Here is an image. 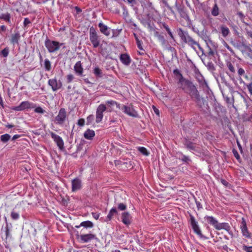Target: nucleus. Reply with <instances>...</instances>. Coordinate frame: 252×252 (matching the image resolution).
<instances>
[{"label":"nucleus","instance_id":"nucleus-35","mask_svg":"<svg viewBox=\"0 0 252 252\" xmlns=\"http://www.w3.org/2000/svg\"><path fill=\"white\" fill-rule=\"evenodd\" d=\"M9 48L8 47H5L0 52V55H1L3 57H7L9 54Z\"/></svg>","mask_w":252,"mask_h":252},{"label":"nucleus","instance_id":"nucleus-46","mask_svg":"<svg viewBox=\"0 0 252 252\" xmlns=\"http://www.w3.org/2000/svg\"><path fill=\"white\" fill-rule=\"evenodd\" d=\"M85 120L84 119H80L78 120L77 125L80 126H83L85 125Z\"/></svg>","mask_w":252,"mask_h":252},{"label":"nucleus","instance_id":"nucleus-56","mask_svg":"<svg viewBox=\"0 0 252 252\" xmlns=\"http://www.w3.org/2000/svg\"><path fill=\"white\" fill-rule=\"evenodd\" d=\"M162 27L165 29L167 32L170 31V29L168 27V25L165 23H162Z\"/></svg>","mask_w":252,"mask_h":252},{"label":"nucleus","instance_id":"nucleus-45","mask_svg":"<svg viewBox=\"0 0 252 252\" xmlns=\"http://www.w3.org/2000/svg\"><path fill=\"white\" fill-rule=\"evenodd\" d=\"M34 112L37 113L43 114L45 111L41 107L38 106L35 108Z\"/></svg>","mask_w":252,"mask_h":252},{"label":"nucleus","instance_id":"nucleus-63","mask_svg":"<svg viewBox=\"0 0 252 252\" xmlns=\"http://www.w3.org/2000/svg\"><path fill=\"white\" fill-rule=\"evenodd\" d=\"M0 105L3 108V102L2 100V98L1 96H0Z\"/></svg>","mask_w":252,"mask_h":252},{"label":"nucleus","instance_id":"nucleus-9","mask_svg":"<svg viewBox=\"0 0 252 252\" xmlns=\"http://www.w3.org/2000/svg\"><path fill=\"white\" fill-rule=\"evenodd\" d=\"M240 228L242 234L244 237L247 239H252V235L249 231L246 220L244 218H242Z\"/></svg>","mask_w":252,"mask_h":252},{"label":"nucleus","instance_id":"nucleus-37","mask_svg":"<svg viewBox=\"0 0 252 252\" xmlns=\"http://www.w3.org/2000/svg\"><path fill=\"white\" fill-rule=\"evenodd\" d=\"M94 121V116L93 115H90L87 118V125H90L93 124Z\"/></svg>","mask_w":252,"mask_h":252},{"label":"nucleus","instance_id":"nucleus-51","mask_svg":"<svg viewBox=\"0 0 252 252\" xmlns=\"http://www.w3.org/2000/svg\"><path fill=\"white\" fill-rule=\"evenodd\" d=\"M245 71L244 69L242 68H239L238 70V73L240 76H242L244 75Z\"/></svg>","mask_w":252,"mask_h":252},{"label":"nucleus","instance_id":"nucleus-16","mask_svg":"<svg viewBox=\"0 0 252 252\" xmlns=\"http://www.w3.org/2000/svg\"><path fill=\"white\" fill-rule=\"evenodd\" d=\"M216 226L215 227V229H216L217 230L224 229L227 232H228L229 234H231V228L228 223H219V222H218Z\"/></svg>","mask_w":252,"mask_h":252},{"label":"nucleus","instance_id":"nucleus-6","mask_svg":"<svg viewBox=\"0 0 252 252\" xmlns=\"http://www.w3.org/2000/svg\"><path fill=\"white\" fill-rule=\"evenodd\" d=\"M120 109H121L124 113L129 116L137 117L138 116L137 111L134 110L132 104H130L128 106L123 105Z\"/></svg>","mask_w":252,"mask_h":252},{"label":"nucleus","instance_id":"nucleus-44","mask_svg":"<svg viewBox=\"0 0 252 252\" xmlns=\"http://www.w3.org/2000/svg\"><path fill=\"white\" fill-rule=\"evenodd\" d=\"M186 145L188 149L192 150H194L195 147V144L192 142H187Z\"/></svg>","mask_w":252,"mask_h":252},{"label":"nucleus","instance_id":"nucleus-31","mask_svg":"<svg viewBox=\"0 0 252 252\" xmlns=\"http://www.w3.org/2000/svg\"><path fill=\"white\" fill-rule=\"evenodd\" d=\"M0 19H3L9 24L11 23L10 20V14L8 12L5 14H2L0 15Z\"/></svg>","mask_w":252,"mask_h":252},{"label":"nucleus","instance_id":"nucleus-33","mask_svg":"<svg viewBox=\"0 0 252 252\" xmlns=\"http://www.w3.org/2000/svg\"><path fill=\"white\" fill-rule=\"evenodd\" d=\"M11 136L8 134H4L0 136V139L3 143L7 142L10 140Z\"/></svg>","mask_w":252,"mask_h":252},{"label":"nucleus","instance_id":"nucleus-39","mask_svg":"<svg viewBox=\"0 0 252 252\" xmlns=\"http://www.w3.org/2000/svg\"><path fill=\"white\" fill-rule=\"evenodd\" d=\"M106 103L107 105H109L110 106L116 105L117 107L120 108V104L118 103L116 101L114 100H108L106 101Z\"/></svg>","mask_w":252,"mask_h":252},{"label":"nucleus","instance_id":"nucleus-12","mask_svg":"<svg viewBox=\"0 0 252 252\" xmlns=\"http://www.w3.org/2000/svg\"><path fill=\"white\" fill-rule=\"evenodd\" d=\"M50 134L51 137L53 139L58 147L60 149H63L64 148V142L62 138L53 132H51Z\"/></svg>","mask_w":252,"mask_h":252},{"label":"nucleus","instance_id":"nucleus-55","mask_svg":"<svg viewBox=\"0 0 252 252\" xmlns=\"http://www.w3.org/2000/svg\"><path fill=\"white\" fill-rule=\"evenodd\" d=\"M247 88L250 93L252 95V83H250L247 85Z\"/></svg>","mask_w":252,"mask_h":252},{"label":"nucleus","instance_id":"nucleus-23","mask_svg":"<svg viewBox=\"0 0 252 252\" xmlns=\"http://www.w3.org/2000/svg\"><path fill=\"white\" fill-rule=\"evenodd\" d=\"M114 207H116L118 211H124L127 208V206L126 203L123 202H117L116 199H115L114 201Z\"/></svg>","mask_w":252,"mask_h":252},{"label":"nucleus","instance_id":"nucleus-3","mask_svg":"<svg viewBox=\"0 0 252 252\" xmlns=\"http://www.w3.org/2000/svg\"><path fill=\"white\" fill-rule=\"evenodd\" d=\"M89 39L94 48H97L100 45L99 36L93 27H91L90 29Z\"/></svg>","mask_w":252,"mask_h":252},{"label":"nucleus","instance_id":"nucleus-1","mask_svg":"<svg viewBox=\"0 0 252 252\" xmlns=\"http://www.w3.org/2000/svg\"><path fill=\"white\" fill-rule=\"evenodd\" d=\"M178 35L182 40H183L185 43L187 44L194 50H195L196 47H197L200 51H203V49L201 47L198 42L193 39L189 34L187 32H185L181 29H179L178 31Z\"/></svg>","mask_w":252,"mask_h":252},{"label":"nucleus","instance_id":"nucleus-48","mask_svg":"<svg viewBox=\"0 0 252 252\" xmlns=\"http://www.w3.org/2000/svg\"><path fill=\"white\" fill-rule=\"evenodd\" d=\"M136 44L137 46V47L138 49L140 50H143V49L142 48V42L140 41V40H137V41H136Z\"/></svg>","mask_w":252,"mask_h":252},{"label":"nucleus","instance_id":"nucleus-24","mask_svg":"<svg viewBox=\"0 0 252 252\" xmlns=\"http://www.w3.org/2000/svg\"><path fill=\"white\" fill-rule=\"evenodd\" d=\"M204 219L208 223L213 225L215 228L218 222L217 220L213 216H206L204 217Z\"/></svg>","mask_w":252,"mask_h":252},{"label":"nucleus","instance_id":"nucleus-53","mask_svg":"<svg viewBox=\"0 0 252 252\" xmlns=\"http://www.w3.org/2000/svg\"><path fill=\"white\" fill-rule=\"evenodd\" d=\"M225 47L232 54H234V50L230 47L227 43H225Z\"/></svg>","mask_w":252,"mask_h":252},{"label":"nucleus","instance_id":"nucleus-62","mask_svg":"<svg viewBox=\"0 0 252 252\" xmlns=\"http://www.w3.org/2000/svg\"><path fill=\"white\" fill-rule=\"evenodd\" d=\"M147 5L151 9H152V10L154 9V7L153 6V4H152V3L151 2H149L147 3Z\"/></svg>","mask_w":252,"mask_h":252},{"label":"nucleus","instance_id":"nucleus-17","mask_svg":"<svg viewBox=\"0 0 252 252\" xmlns=\"http://www.w3.org/2000/svg\"><path fill=\"white\" fill-rule=\"evenodd\" d=\"M189 89V94L194 100L200 96L198 90L193 84Z\"/></svg>","mask_w":252,"mask_h":252},{"label":"nucleus","instance_id":"nucleus-14","mask_svg":"<svg viewBox=\"0 0 252 252\" xmlns=\"http://www.w3.org/2000/svg\"><path fill=\"white\" fill-rule=\"evenodd\" d=\"M122 222L128 226L131 222L132 217L128 212H124L122 213L121 217Z\"/></svg>","mask_w":252,"mask_h":252},{"label":"nucleus","instance_id":"nucleus-32","mask_svg":"<svg viewBox=\"0 0 252 252\" xmlns=\"http://www.w3.org/2000/svg\"><path fill=\"white\" fill-rule=\"evenodd\" d=\"M138 150L143 156H148L149 155V152L147 149L144 147H139Z\"/></svg>","mask_w":252,"mask_h":252},{"label":"nucleus","instance_id":"nucleus-29","mask_svg":"<svg viewBox=\"0 0 252 252\" xmlns=\"http://www.w3.org/2000/svg\"><path fill=\"white\" fill-rule=\"evenodd\" d=\"M221 33L223 37H226L230 33L229 29L224 25H222L220 27Z\"/></svg>","mask_w":252,"mask_h":252},{"label":"nucleus","instance_id":"nucleus-61","mask_svg":"<svg viewBox=\"0 0 252 252\" xmlns=\"http://www.w3.org/2000/svg\"><path fill=\"white\" fill-rule=\"evenodd\" d=\"M94 218L95 220H97L99 218V215L98 214H93Z\"/></svg>","mask_w":252,"mask_h":252},{"label":"nucleus","instance_id":"nucleus-2","mask_svg":"<svg viewBox=\"0 0 252 252\" xmlns=\"http://www.w3.org/2000/svg\"><path fill=\"white\" fill-rule=\"evenodd\" d=\"M44 44L48 52L52 53L59 51L61 46H62L63 43H61L58 41L51 40L47 38L45 41Z\"/></svg>","mask_w":252,"mask_h":252},{"label":"nucleus","instance_id":"nucleus-27","mask_svg":"<svg viewBox=\"0 0 252 252\" xmlns=\"http://www.w3.org/2000/svg\"><path fill=\"white\" fill-rule=\"evenodd\" d=\"M20 38V35L18 32L16 33L11 35L10 38V42L11 44L14 45L15 44H19V40Z\"/></svg>","mask_w":252,"mask_h":252},{"label":"nucleus","instance_id":"nucleus-25","mask_svg":"<svg viewBox=\"0 0 252 252\" xmlns=\"http://www.w3.org/2000/svg\"><path fill=\"white\" fill-rule=\"evenodd\" d=\"M98 27L99 28L100 31L101 33H103L106 36L110 35V32L108 31L107 26L104 25L103 23H99L98 24Z\"/></svg>","mask_w":252,"mask_h":252},{"label":"nucleus","instance_id":"nucleus-43","mask_svg":"<svg viewBox=\"0 0 252 252\" xmlns=\"http://www.w3.org/2000/svg\"><path fill=\"white\" fill-rule=\"evenodd\" d=\"M173 73L176 77H179V78H181L182 77H183L179 70L178 69H174L173 70Z\"/></svg>","mask_w":252,"mask_h":252},{"label":"nucleus","instance_id":"nucleus-4","mask_svg":"<svg viewBox=\"0 0 252 252\" xmlns=\"http://www.w3.org/2000/svg\"><path fill=\"white\" fill-rule=\"evenodd\" d=\"M67 119V114L66 110L63 108H61L59 110L58 115L55 117L54 122L56 124L62 126Z\"/></svg>","mask_w":252,"mask_h":252},{"label":"nucleus","instance_id":"nucleus-47","mask_svg":"<svg viewBox=\"0 0 252 252\" xmlns=\"http://www.w3.org/2000/svg\"><path fill=\"white\" fill-rule=\"evenodd\" d=\"M243 250L247 252H252V246H243Z\"/></svg>","mask_w":252,"mask_h":252},{"label":"nucleus","instance_id":"nucleus-20","mask_svg":"<svg viewBox=\"0 0 252 252\" xmlns=\"http://www.w3.org/2000/svg\"><path fill=\"white\" fill-rule=\"evenodd\" d=\"M194 101L200 108H203L208 107L207 101L204 98L201 97L200 95L197 97V98L195 99Z\"/></svg>","mask_w":252,"mask_h":252},{"label":"nucleus","instance_id":"nucleus-40","mask_svg":"<svg viewBox=\"0 0 252 252\" xmlns=\"http://www.w3.org/2000/svg\"><path fill=\"white\" fill-rule=\"evenodd\" d=\"M11 217L13 220H17L19 219L20 215L19 213L12 211L11 213Z\"/></svg>","mask_w":252,"mask_h":252},{"label":"nucleus","instance_id":"nucleus-28","mask_svg":"<svg viewBox=\"0 0 252 252\" xmlns=\"http://www.w3.org/2000/svg\"><path fill=\"white\" fill-rule=\"evenodd\" d=\"M11 224H10V226L9 224L6 223V225L4 227L3 229H2V230L4 231L5 236V239L7 240L8 238H11Z\"/></svg>","mask_w":252,"mask_h":252},{"label":"nucleus","instance_id":"nucleus-13","mask_svg":"<svg viewBox=\"0 0 252 252\" xmlns=\"http://www.w3.org/2000/svg\"><path fill=\"white\" fill-rule=\"evenodd\" d=\"M82 188V182L81 180L76 178L71 181V191L72 192H76Z\"/></svg>","mask_w":252,"mask_h":252},{"label":"nucleus","instance_id":"nucleus-30","mask_svg":"<svg viewBox=\"0 0 252 252\" xmlns=\"http://www.w3.org/2000/svg\"><path fill=\"white\" fill-rule=\"evenodd\" d=\"M219 8L217 3H215L212 10H211V14L213 16H217L219 14Z\"/></svg>","mask_w":252,"mask_h":252},{"label":"nucleus","instance_id":"nucleus-26","mask_svg":"<svg viewBox=\"0 0 252 252\" xmlns=\"http://www.w3.org/2000/svg\"><path fill=\"white\" fill-rule=\"evenodd\" d=\"M81 226L85 228H91L94 226V224L90 220H86L82 221L79 225H76L75 227L78 228Z\"/></svg>","mask_w":252,"mask_h":252},{"label":"nucleus","instance_id":"nucleus-42","mask_svg":"<svg viewBox=\"0 0 252 252\" xmlns=\"http://www.w3.org/2000/svg\"><path fill=\"white\" fill-rule=\"evenodd\" d=\"M66 82L67 83H70L73 81V79L74 78V77L73 75H72L71 74H69L66 75Z\"/></svg>","mask_w":252,"mask_h":252},{"label":"nucleus","instance_id":"nucleus-41","mask_svg":"<svg viewBox=\"0 0 252 252\" xmlns=\"http://www.w3.org/2000/svg\"><path fill=\"white\" fill-rule=\"evenodd\" d=\"M126 159V158H123L124 161H121L120 160H115L114 161L115 164L116 166H119L120 165H125V164H127V162L126 161H125Z\"/></svg>","mask_w":252,"mask_h":252},{"label":"nucleus","instance_id":"nucleus-59","mask_svg":"<svg viewBox=\"0 0 252 252\" xmlns=\"http://www.w3.org/2000/svg\"><path fill=\"white\" fill-rule=\"evenodd\" d=\"M19 137H20V135H18V134L14 135L12 138V140L14 141V140H16V139L19 138Z\"/></svg>","mask_w":252,"mask_h":252},{"label":"nucleus","instance_id":"nucleus-22","mask_svg":"<svg viewBox=\"0 0 252 252\" xmlns=\"http://www.w3.org/2000/svg\"><path fill=\"white\" fill-rule=\"evenodd\" d=\"M95 136L94 130L87 129L84 133V137L88 140H92Z\"/></svg>","mask_w":252,"mask_h":252},{"label":"nucleus","instance_id":"nucleus-54","mask_svg":"<svg viewBox=\"0 0 252 252\" xmlns=\"http://www.w3.org/2000/svg\"><path fill=\"white\" fill-rule=\"evenodd\" d=\"M220 182L223 184L224 186L227 187L228 186L229 183L228 182H227L225 180L223 179H220Z\"/></svg>","mask_w":252,"mask_h":252},{"label":"nucleus","instance_id":"nucleus-21","mask_svg":"<svg viewBox=\"0 0 252 252\" xmlns=\"http://www.w3.org/2000/svg\"><path fill=\"white\" fill-rule=\"evenodd\" d=\"M121 62L124 64L128 65L131 62V59L129 56L127 54H122L120 58Z\"/></svg>","mask_w":252,"mask_h":252},{"label":"nucleus","instance_id":"nucleus-10","mask_svg":"<svg viewBox=\"0 0 252 252\" xmlns=\"http://www.w3.org/2000/svg\"><path fill=\"white\" fill-rule=\"evenodd\" d=\"M190 221L194 232L198 235L200 238H203L204 236L201 233V231L198 226V223L195 220V219L193 216H190Z\"/></svg>","mask_w":252,"mask_h":252},{"label":"nucleus","instance_id":"nucleus-8","mask_svg":"<svg viewBox=\"0 0 252 252\" xmlns=\"http://www.w3.org/2000/svg\"><path fill=\"white\" fill-rule=\"evenodd\" d=\"M106 109L105 105L103 104H101L98 106L96 111L95 122L96 123H99L102 121L103 117V113Z\"/></svg>","mask_w":252,"mask_h":252},{"label":"nucleus","instance_id":"nucleus-18","mask_svg":"<svg viewBox=\"0 0 252 252\" xmlns=\"http://www.w3.org/2000/svg\"><path fill=\"white\" fill-rule=\"evenodd\" d=\"M118 214V211L116 207H113L109 211L106 218V221H109L112 220L114 216Z\"/></svg>","mask_w":252,"mask_h":252},{"label":"nucleus","instance_id":"nucleus-50","mask_svg":"<svg viewBox=\"0 0 252 252\" xmlns=\"http://www.w3.org/2000/svg\"><path fill=\"white\" fill-rule=\"evenodd\" d=\"M246 31L247 32V35L248 36V37L252 38V31L249 30L247 28H246Z\"/></svg>","mask_w":252,"mask_h":252},{"label":"nucleus","instance_id":"nucleus-58","mask_svg":"<svg viewBox=\"0 0 252 252\" xmlns=\"http://www.w3.org/2000/svg\"><path fill=\"white\" fill-rule=\"evenodd\" d=\"M153 108L155 113L156 114L159 115V110L155 106H153Z\"/></svg>","mask_w":252,"mask_h":252},{"label":"nucleus","instance_id":"nucleus-19","mask_svg":"<svg viewBox=\"0 0 252 252\" xmlns=\"http://www.w3.org/2000/svg\"><path fill=\"white\" fill-rule=\"evenodd\" d=\"M74 70L76 74L79 76H82L83 73V68L80 61L77 62L74 66Z\"/></svg>","mask_w":252,"mask_h":252},{"label":"nucleus","instance_id":"nucleus-36","mask_svg":"<svg viewBox=\"0 0 252 252\" xmlns=\"http://www.w3.org/2000/svg\"><path fill=\"white\" fill-rule=\"evenodd\" d=\"M94 74L98 77L102 76V70L98 67H95L94 70Z\"/></svg>","mask_w":252,"mask_h":252},{"label":"nucleus","instance_id":"nucleus-11","mask_svg":"<svg viewBox=\"0 0 252 252\" xmlns=\"http://www.w3.org/2000/svg\"><path fill=\"white\" fill-rule=\"evenodd\" d=\"M192 83L186 80L183 77L179 78L178 82V86L179 88L186 91L187 89H189L192 85Z\"/></svg>","mask_w":252,"mask_h":252},{"label":"nucleus","instance_id":"nucleus-7","mask_svg":"<svg viewBox=\"0 0 252 252\" xmlns=\"http://www.w3.org/2000/svg\"><path fill=\"white\" fill-rule=\"evenodd\" d=\"M77 238L82 243H88L93 240L96 239V235L93 233L82 234L77 235Z\"/></svg>","mask_w":252,"mask_h":252},{"label":"nucleus","instance_id":"nucleus-5","mask_svg":"<svg viewBox=\"0 0 252 252\" xmlns=\"http://www.w3.org/2000/svg\"><path fill=\"white\" fill-rule=\"evenodd\" d=\"M35 107V105L33 103L25 101H22L19 106H15L12 109L17 111H21L25 109L34 108Z\"/></svg>","mask_w":252,"mask_h":252},{"label":"nucleus","instance_id":"nucleus-52","mask_svg":"<svg viewBox=\"0 0 252 252\" xmlns=\"http://www.w3.org/2000/svg\"><path fill=\"white\" fill-rule=\"evenodd\" d=\"M237 14L239 16V17L241 19V21H243L244 20V18H245L244 14L242 12H238Z\"/></svg>","mask_w":252,"mask_h":252},{"label":"nucleus","instance_id":"nucleus-60","mask_svg":"<svg viewBox=\"0 0 252 252\" xmlns=\"http://www.w3.org/2000/svg\"><path fill=\"white\" fill-rule=\"evenodd\" d=\"M6 30V27L4 25H2L0 27V31L4 32Z\"/></svg>","mask_w":252,"mask_h":252},{"label":"nucleus","instance_id":"nucleus-57","mask_svg":"<svg viewBox=\"0 0 252 252\" xmlns=\"http://www.w3.org/2000/svg\"><path fill=\"white\" fill-rule=\"evenodd\" d=\"M233 153L234 154L235 158H240V156L236 150H233Z\"/></svg>","mask_w":252,"mask_h":252},{"label":"nucleus","instance_id":"nucleus-64","mask_svg":"<svg viewBox=\"0 0 252 252\" xmlns=\"http://www.w3.org/2000/svg\"><path fill=\"white\" fill-rule=\"evenodd\" d=\"M208 54L209 55H212V56H213L214 55V52L213 50H212L211 49H210V51L208 53Z\"/></svg>","mask_w":252,"mask_h":252},{"label":"nucleus","instance_id":"nucleus-38","mask_svg":"<svg viewBox=\"0 0 252 252\" xmlns=\"http://www.w3.org/2000/svg\"><path fill=\"white\" fill-rule=\"evenodd\" d=\"M226 65L228 68V69L231 73H234L235 72V68L232 63L230 62H227Z\"/></svg>","mask_w":252,"mask_h":252},{"label":"nucleus","instance_id":"nucleus-34","mask_svg":"<svg viewBox=\"0 0 252 252\" xmlns=\"http://www.w3.org/2000/svg\"><path fill=\"white\" fill-rule=\"evenodd\" d=\"M44 67L46 70L50 71L51 69V63L50 61L46 59L44 61Z\"/></svg>","mask_w":252,"mask_h":252},{"label":"nucleus","instance_id":"nucleus-49","mask_svg":"<svg viewBox=\"0 0 252 252\" xmlns=\"http://www.w3.org/2000/svg\"><path fill=\"white\" fill-rule=\"evenodd\" d=\"M31 22L30 21V20L28 18H25L24 19V23H23V24H24V26L25 27H27V26L30 24Z\"/></svg>","mask_w":252,"mask_h":252},{"label":"nucleus","instance_id":"nucleus-15","mask_svg":"<svg viewBox=\"0 0 252 252\" xmlns=\"http://www.w3.org/2000/svg\"><path fill=\"white\" fill-rule=\"evenodd\" d=\"M48 84L52 88L53 91L60 89L62 86L61 82H58L57 79H50L48 80Z\"/></svg>","mask_w":252,"mask_h":252}]
</instances>
